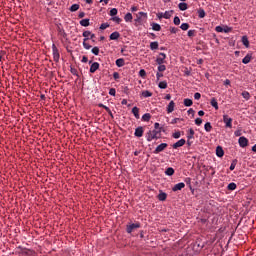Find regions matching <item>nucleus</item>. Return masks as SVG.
<instances>
[{
	"mask_svg": "<svg viewBox=\"0 0 256 256\" xmlns=\"http://www.w3.org/2000/svg\"><path fill=\"white\" fill-rule=\"evenodd\" d=\"M52 54L55 63H59L61 55L59 54V49H57V46L55 44L52 45Z\"/></svg>",
	"mask_w": 256,
	"mask_h": 256,
	"instance_id": "20e7f679",
	"label": "nucleus"
},
{
	"mask_svg": "<svg viewBox=\"0 0 256 256\" xmlns=\"http://www.w3.org/2000/svg\"><path fill=\"white\" fill-rule=\"evenodd\" d=\"M169 145L167 143H161L160 145H158L156 147V149L153 151V153L155 155H158V153H161L163 151H165L166 147H168Z\"/></svg>",
	"mask_w": 256,
	"mask_h": 256,
	"instance_id": "423d86ee",
	"label": "nucleus"
},
{
	"mask_svg": "<svg viewBox=\"0 0 256 256\" xmlns=\"http://www.w3.org/2000/svg\"><path fill=\"white\" fill-rule=\"evenodd\" d=\"M117 13H118L117 8H112V9L110 10L109 15H110V17H115V15H117Z\"/></svg>",
	"mask_w": 256,
	"mask_h": 256,
	"instance_id": "a19ab883",
	"label": "nucleus"
},
{
	"mask_svg": "<svg viewBox=\"0 0 256 256\" xmlns=\"http://www.w3.org/2000/svg\"><path fill=\"white\" fill-rule=\"evenodd\" d=\"M111 21H114V23H117L119 25V23H121V21H123L121 18H119L118 16H114L111 18Z\"/></svg>",
	"mask_w": 256,
	"mask_h": 256,
	"instance_id": "79ce46f5",
	"label": "nucleus"
},
{
	"mask_svg": "<svg viewBox=\"0 0 256 256\" xmlns=\"http://www.w3.org/2000/svg\"><path fill=\"white\" fill-rule=\"evenodd\" d=\"M227 189L228 191H235V189H237V184L231 182L230 184H228Z\"/></svg>",
	"mask_w": 256,
	"mask_h": 256,
	"instance_id": "cd10ccee",
	"label": "nucleus"
},
{
	"mask_svg": "<svg viewBox=\"0 0 256 256\" xmlns=\"http://www.w3.org/2000/svg\"><path fill=\"white\" fill-rule=\"evenodd\" d=\"M80 25H81L82 27H89V25H90L89 19H82V20L80 21Z\"/></svg>",
	"mask_w": 256,
	"mask_h": 256,
	"instance_id": "c756f323",
	"label": "nucleus"
},
{
	"mask_svg": "<svg viewBox=\"0 0 256 256\" xmlns=\"http://www.w3.org/2000/svg\"><path fill=\"white\" fill-rule=\"evenodd\" d=\"M181 189H185V183L180 182L176 184L173 188L172 191H181Z\"/></svg>",
	"mask_w": 256,
	"mask_h": 256,
	"instance_id": "9b49d317",
	"label": "nucleus"
},
{
	"mask_svg": "<svg viewBox=\"0 0 256 256\" xmlns=\"http://www.w3.org/2000/svg\"><path fill=\"white\" fill-rule=\"evenodd\" d=\"M143 133H145V130L143 129V126H140L135 129L134 135L135 137H143Z\"/></svg>",
	"mask_w": 256,
	"mask_h": 256,
	"instance_id": "1a4fd4ad",
	"label": "nucleus"
},
{
	"mask_svg": "<svg viewBox=\"0 0 256 256\" xmlns=\"http://www.w3.org/2000/svg\"><path fill=\"white\" fill-rule=\"evenodd\" d=\"M159 129H160V131H161L160 124H159L158 122H156V123L154 124V131H159Z\"/></svg>",
	"mask_w": 256,
	"mask_h": 256,
	"instance_id": "bf43d9fd",
	"label": "nucleus"
},
{
	"mask_svg": "<svg viewBox=\"0 0 256 256\" xmlns=\"http://www.w3.org/2000/svg\"><path fill=\"white\" fill-rule=\"evenodd\" d=\"M142 97H153V93L151 91H148V90H144L142 91Z\"/></svg>",
	"mask_w": 256,
	"mask_h": 256,
	"instance_id": "c85d7f7f",
	"label": "nucleus"
},
{
	"mask_svg": "<svg viewBox=\"0 0 256 256\" xmlns=\"http://www.w3.org/2000/svg\"><path fill=\"white\" fill-rule=\"evenodd\" d=\"M235 137H241V130H236L234 132Z\"/></svg>",
	"mask_w": 256,
	"mask_h": 256,
	"instance_id": "0e129e2a",
	"label": "nucleus"
},
{
	"mask_svg": "<svg viewBox=\"0 0 256 256\" xmlns=\"http://www.w3.org/2000/svg\"><path fill=\"white\" fill-rule=\"evenodd\" d=\"M165 175H167L168 177H172V175H175V169H173L172 167L167 168L165 171Z\"/></svg>",
	"mask_w": 256,
	"mask_h": 256,
	"instance_id": "dca6fc26",
	"label": "nucleus"
},
{
	"mask_svg": "<svg viewBox=\"0 0 256 256\" xmlns=\"http://www.w3.org/2000/svg\"><path fill=\"white\" fill-rule=\"evenodd\" d=\"M238 143H239L240 147L245 148V147H247V145H249V140L245 136H241L238 139Z\"/></svg>",
	"mask_w": 256,
	"mask_h": 256,
	"instance_id": "0eeeda50",
	"label": "nucleus"
},
{
	"mask_svg": "<svg viewBox=\"0 0 256 256\" xmlns=\"http://www.w3.org/2000/svg\"><path fill=\"white\" fill-rule=\"evenodd\" d=\"M89 61V58L87 56L82 57V63H87Z\"/></svg>",
	"mask_w": 256,
	"mask_h": 256,
	"instance_id": "338daca9",
	"label": "nucleus"
},
{
	"mask_svg": "<svg viewBox=\"0 0 256 256\" xmlns=\"http://www.w3.org/2000/svg\"><path fill=\"white\" fill-rule=\"evenodd\" d=\"M235 167H237V159H234L230 165V171H235Z\"/></svg>",
	"mask_w": 256,
	"mask_h": 256,
	"instance_id": "4c0bfd02",
	"label": "nucleus"
},
{
	"mask_svg": "<svg viewBox=\"0 0 256 256\" xmlns=\"http://www.w3.org/2000/svg\"><path fill=\"white\" fill-rule=\"evenodd\" d=\"M145 137H146V141L151 143L153 139H159L161 137V129L159 128V130H149L146 133Z\"/></svg>",
	"mask_w": 256,
	"mask_h": 256,
	"instance_id": "f257e3e1",
	"label": "nucleus"
},
{
	"mask_svg": "<svg viewBox=\"0 0 256 256\" xmlns=\"http://www.w3.org/2000/svg\"><path fill=\"white\" fill-rule=\"evenodd\" d=\"M205 15H206L205 10H203V9L198 10L199 19H205Z\"/></svg>",
	"mask_w": 256,
	"mask_h": 256,
	"instance_id": "473e14b6",
	"label": "nucleus"
},
{
	"mask_svg": "<svg viewBox=\"0 0 256 256\" xmlns=\"http://www.w3.org/2000/svg\"><path fill=\"white\" fill-rule=\"evenodd\" d=\"M119 37H121V34L118 31H115L110 35V40L117 41V39H119Z\"/></svg>",
	"mask_w": 256,
	"mask_h": 256,
	"instance_id": "2eb2a0df",
	"label": "nucleus"
},
{
	"mask_svg": "<svg viewBox=\"0 0 256 256\" xmlns=\"http://www.w3.org/2000/svg\"><path fill=\"white\" fill-rule=\"evenodd\" d=\"M70 72L72 73V75H75L76 77H79V72L77 71L76 68L71 67Z\"/></svg>",
	"mask_w": 256,
	"mask_h": 256,
	"instance_id": "a18cd8bd",
	"label": "nucleus"
},
{
	"mask_svg": "<svg viewBox=\"0 0 256 256\" xmlns=\"http://www.w3.org/2000/svg\"><path fill=\"white\" fill-rule=\"evenodd\" d=\"M172 137H173L174 139H179V138L181 137V132H175V133L172 135Z\"/></svg>",
	"mask_w": 256,
	"mask_h": 256,
	"instance_id": "6e6d98bb",
	"label": "nucleus"
},
{
	"mask_svg": "<svg viewBox=\"0 0 256 256\" xmlns=\"http://www.w3.org/2000/svg\"><path fill=\"white\" fill-rule=\"evenodd\" d=\"M195 33H196L195 30H189L188 31V37H195Z\"/></svg>",
	"mask_w": 256,
	"mask_h": 256,
	"instance_id": "4d7b16f0",
	"label": "nucleus"
},
{
	"mask_svg": "<svg viewBox=\"0 0 256 256\" xmlns=\"http://www.w3.org/2000/svg\"><path fill=\"white\" fill-rule=\"evenodd\" d=\"M165 59H167V54L160 52L156 59L157 65H163L165 63Z\"/></svg>",
	"mask_w": 256,
	"mask_h": 256,
	"instance_id": "39448f33",
	"label": "nucleus"
},
{
	"mask_svg": "<svg viewBox=\"0 0 256 256\" xmlns=\"http://www.w3.org/2000/svg\"><path fill=\"white\" fill-rule=\"evenodd\" d=\"M87 41H89V38H84L83 39V47H84V49L89 51V49H91V45L89 43H87Z\"/></svg>",
	"mask_w": 256,
	"mask_h": 256,
	"instance_id": "6ab92c4d",
	"label": "nucleus"
},
{
	"mask_svg": "<svg viewBox=\"0 0 256 256\" xmlns=\"http://www.w3.org/2000/svg\"><path fill=\"white\" fill-rule=\"evenodd\" d=\"M171 15H173V10L171 11H166L164 13V19H171Z\"/></svg>",
	"mask_w": 256,
	"mask_h": 256,
	"instance_id": "e433bc0d",
	"label": "nucleus"
},
{
	"mask_svg": "<svg viewBox=\"0 0 256 256\" xmlns=\"http://www.w3.org/2000/svg\"><path fill=\"white\" fill-rule=\"evenodd\" d=\"M142 121H146V122L151 121V114H149V113L144 114L142 116Z\"/></svg>",
	"mask_w": 256,
	"mask_h": 256,
	"instance_id": "f704fd0d",
	"label": "nucleus"
},
{
	"mask_svg": "<svg viewBox=\"0 0 256 256\" xmlns=\"http://www.w3.org/2000/svg\"><path fill=\"white\" fill-rule=\"evenodd\" d=\"M203 123V119H201V118H196L195 119V125H201Z\"/></svg>",
	"mask_w": 256,
	"mask_h": 256,
	"instance_id": "864d4df0",
	"label": "nucleus"
},
{
	"mask_svg": "<svg viewBox=\"0 0 256 256\" xmlns=\"http://www.w3.org/2000/svg\"><path fill=\"white\" fill-rule=\"evenodd\" d=\"M185 143H187V141H185V139H180L178 140L176 143H174L172 145L173 149H179V147H183V145H185Z\"/></svg>",
	"mask_w": 256,
	"mask_h": 256,
	"instance_id": "6e6552de",
	"label": "nucleus"
},
{
	"mask_svg": "<svg viewBox=\"0 0 256 256\" xmlns=\"http://www.w3.org/2000/svg\"><path fill=\"white\" fill-rule=\"evenodd\" d=\"M152 29L153 31H161V25L158 23H152Z\"/></svg>",
	"mask_w": 256,
	"mask_h": 256,
	"instance_id": "c9c22d12",
	"label": "nucleus"
},
{
	"mask_svg": "<svg viewBox=\"0 0 256 256\" xmlns=\"http://www.w3.org/2000/svg\"><path fill=\"white\" fill-rule=\"evenodd\" d=\"M215 31H216L217 33H223L224 29H223V27H221V26H216Z\"/></svg>",
	"mask_w": 256,
	"mask_h": 256,
	"instance_id": "5fc2aeb1",
	"label": "nucleus"
},
{
	"mask_svg": "<svg viewBox=\"0 0 256 256\" xmlns=\"http://www.w3.org/2000/svg\"><path fill=\"white\" fill-rule=\"evenodd\" d=\"M242 97L243 99H245L246 101H249L251 99V94H249L248 91H243L242 92Z\"/></svg>",
	"mask_w": 256,
	"mask_h": 256,
	"instance_id": "bb28decb",
	"label": "nucleus"
},
{
	"mask_svg": "<svg viewBox=\"0 0 256 256\" xmlns=\"http://www.w3.org/2000/svg\"><path fill=\"white\" fill-rule=\"evenodd\" d=\"M109 27V24L108 23H102L101 25H100V29L102 30V31H105V29H107Z\"/></svg>",
	"mask_w": 256,
	"mask_h": 256,
	"instance_id": "3c124183",
	"label": "nucleus"
},
{
	"mask_svg": "<svg viewBox=\"0 0 256 256\" xmlns=\"http://www.w3.org/2000/svg\"><path fill=\"white\" fill-rule=\"evenodd\" d=\"M150 49L152 51H155L156 49H159V42H151L150 43Z\"/></svg>",
	"mask_w": 256,
	"mask_h": 256,
	"instance_id": "a878e982",
	"label": "nucleus"
},
{
	"mask_svg": "<svg viewBox=\"0 0 256 256\" xmlns=\"http://www.w3.org/2000/svg\"><path fill=\"white\" fill-rule=\"evenodd\" d=\"M166 69H167V66H165V65H163V64H159V66H158V71H159L160 73H163V71H166Z\"/></svg>",
	"mask_w": 256,
	"mask_h": 256,
	"instance_id": "37998d69",
	"label": "nucleus"
},
{
	"mask_svg": "<svg viewBox=\"0 0 256 256\" xmlns=\"http://www.w3.org/2000/svg\"><path fill=\"white\" fill-rule=\"evenodd\" d=\"M178 121H179V118H174L170 123L171 125H175L178 123Z\"/></svg>",
	"mask_w": 256,
	"mask_h": 256,
	"instance_id": "69168bd1",
	"label": "nucleus"
},
{
	"mask_svg": "<svg viewBox=\"0 0 256 256\" xmlns=\"http://www.w3.org/2000/svg\"><path fill=\"white\" fill-rule=\"evenodd\" d=\"M175 111V102L170 101V103L167 106V113H173Z\"/></svg>",
	"mask_w": 256,
	"mask_h": 256,
	"instance_id": "f8f14e48",
	"label": "nucleus"
},
{
	"mask_svg": "<svg viewBox=\"0 0 256 256\" xmlns=\"http://www.w3.org/2000/svg\"><path fill=\"white\" fill-rule=\"evenodd\" d=\"M204 129H205L206 133H211V130L213 129V126H211V123H210V122H207V123L204 125Z\"/></svg>",
	"mask_w": 256,
	"mask_h": 256,
	"instance_id": "5701e85b",
	"label": "nucleus"
},
{
	"mask_svg": "<svg viewBox=\"0 0 256 256\" xmlns=\"http://www.w3.org/2000/svg\"><path fill=\"white\" fill-rule=\"evenodd\" d=\"M194 99H196V101H199V99H201V93L196 92V93L194 94Z\"/></svg>",
	"mask_w": 256,
	"mask_h": 256,
	"instance_id": "13d9d810",
	"label": "nucleus"
},
{
	"mask_svg": "<svg viewBox=\"0 0 256 256\" xmlns=\"http://www.w3.org/2000/svg\"><path fill=\"white\" fill-rule=\"evenodd\" d=\"M100 65L98 62H93L90 66V73H95L99 69Z\"/></svg>",
	"mask_w": 256,
	"mask_h": 256,
	"instance_id": "9d476101",
	"label": "nucleus"
},
{
	"mask_svg": "<svg viewBox=\"0 0 256 256\" xmlns=\"http://www.w3.org/2000/svg\"><path fill=\"white\" fill-rule=\"evenodd\" d=\"M178 8L180 9V11H187L188 9L187 3L185 2L179 3Z\"/></svg>",
	"mask_w": 256,
	"mask_h": 256,
	"instance_id": "412c9836",
	"label": "nucleus"
},
{
	"mask_svg": "<svg viewBox=\"0 0 256 256\" xmlns=\"http://www.w3.org/2000/svg\"><path fill=\"white\" fill-rule=\"evenodd\" d=\"M139 75H140V77L145 78V77H147V72L145 71V69H141V70L139 71Z\"/></svg>",
	"mask_w": 256,
	"mask_h": 256,
	"instance_id": "09e8293b",
	"label": "nucleus"
},
{
	"mask_svg": "<svg viewBox=\"0 0 256 256\" xmlns=\"http://www.w3.org/2000/svg\"><path fill=\"white\" fill-rule=\"evenodd\" d=\"M116 93H117V90H115V88H111L109 90V95H111L112 97H115Z\"/></svg>",
	"mask_w": 256,
	"mask_h": 256,
	"instance_id": "603ef678",
	"label": "nucleus"
},
{
	"mask_svg": "<svg viewBox=\"0 0 256 256\" xmlns=\"http://www.w3.org/2000/svg\"><path fill=\"white\" fill-rule=\"evenodd\" d=\"M158 87L160 89H167V82L166 81H161L159 84H158Z\"/></svg>",
	"mask_w": 256,
	"mask_h": 256,
	"instance_id": "58836bf2",
	"label": "nucleus"
},
{
	"mask_svg": "<svg viewBox=\"0 0 256 256\" xmlns=\"http://www.w3.org/2000/svg\"><path fill=\"white\" fill-rule=\"evenodd\" d=\"M137 229H141V223L140 222H136V223H128L126 225V233H128L129 235H131V233Z\"/></svg>",
	"mask_w": 256,
	"mask_h": 256,
	"instance_id": "f03ea898",
	"label": "nucleus"
},
{
	"mask_svg": "<svg viewBox=\"0 0 256 256\" xmlns=\"http://www.w3.org/2000/svg\"><path fill=\"white\" fill-rule=\"evenodd\" d=\"M216 155L217 157H223V155H225V151H223V147L221 146L216 147Z\"/></svg>",
	"mask_w": 256,
	"mask_h": 256,
	"instance_id": "4468645a",
	"label": "nucleus"
},
{
	"mask_svg": "<svg viewBox=\"0 0 256 256\" xmlns=\"http://www.w3.org/2000/svg\"><path fill=\"white\" fill-rule=\"evenodd\" d=\"M91 53H93V55H99V47L95 46L92 48Z\"/></svg>",
	"mask_w": 256,
	"mask_h": 256,
	"instance_id": "49530a36",
	"label": "nucleus"
},
{
	"mask_svg": "<svg viewBox=\"0 0 256 256\" xmlns=\"http://www.w3.org/2000/svg\"><path fill=\"white\" fill-rule=\"evenodd\" d=\"M195 137V130L193 128H190L187 134V139H193Z\"/></svg>",
	"mask_w": 256,
	"mask_h": 256,
	"instance_id": "b1692460",
	"label": "nucleus"
},
{
	"mask_svg": "<svg viewBox=\"0 0 256 256\" xmlns=\"http://www.w3.org/2000/svg\"><path fill=\"white\" fill-rule=\"evenodd\" d=\"M117 67H123L125 65V59L119 58L116 60Z\"/></svg>",
	"mask_w": 256,
	"mask_h": 256,
	"instance_id": "393cba45",
	"label": "nucleus"
},
{
	"mask_svg": "<svg viewBox=\"0 0 256 256\" xmlns=\"http://www.w3.org/2000/svg\"><path fill=\"white\" fill-rule=\"evenodd\" d=\"M156 15H157L158 19H165L164 13H162V12H159Z\"/></svg>",
	"mask_w": 256,
	"mask_h": 256,
	"instance_id": "e2e57ef3",
	"label": "nucleus"
},
{
	"mask_svg": "<svg viewBox=\"0 0 256 256\" xmlns=\"http://www.w3.org/2000/svg\"><path fill=\"white\" fill-rule=\"evenodd\" d=\"M184 105L185 107H191V105H193V100L189 98L184 99Z\"/></svg>",
	"mask_w": 256,
	"mask_h": 256,
	"instance_id": "72a5a7b5",
	"label": "nucleus"
},
{
	"mask_svg": "<svg viewBox=\"0 0 256 256\" xmlns=\"http://www.w3.org/2000/svg\"><path fill=\"white\" fill-rule=\"evenodd\" d=\"M178 31H179V28H175V27L170 28V32L173 34L177 33Z\"/></svg>",
	"mask_w": 256,
	"mask_h": 256,
	"instance_id": "680f3d73",
	"label": "nucleus"
},
{
	"mask_svg": "<svg viewBox=\"0 0 256 256\" xmlns=\"http://www.w3.org/2000/svg\"><path fill=\"white\" fill-rule=\"evenodd\" d=\"M251 59H253V56L251 54H247L243 59H242V63H244V65H247L249 63H251Z\"/></svg>",
	"mask_w": 256,
	"mask_h": 256,
	"instance_id": "ddd939ff",
	"label": "nucleus"
},
{
	"mask_svg": "<svg viewBox=\"0 0 256 256\" xmlns=\"http://www.w3.org/2000/svg\"><path fill=\"white\" fill-rule=\"evenodd\" d=\"M159 201H166L167 200V193L165 192H160L158 195Z\"/></svg>",
	"mask_w": 256,
	"mask_h": 256,
	"instance_id": "aec40b11",
	"label": "nucleus"
},
{
	"mask_svg": "<svg viewBox=\"0 0 256 256\" xmlns=\"http://www.w3.org/2000/svg\"><path fill=\"white\" fill-rule=\"evenodd\" d=\"M156 77H157V80L159 81L161 79V77H163V73H156Z\"/></svg>",
	"mask_w": 256,
	"mask_h": 256,
	"instance_id": "774afa93",
	"label": "nucleus"
},
{
	"mask_svg": "<svg viewBox=\"0 0 256 256\" xmlns=\"http://www.w3.org/2000/svg\"><path fill=\"white\" fill-rule=\"evenodd\" d=\"M210 104L212 105V107H214L216 111L219 109V103H217V99L212 98Z\"/></svg>",
	"mask_w": 256,
	"mask_h": 256,
	"instance_id": "f3484780",
	"label": "nucleus"
},
{
	"mask_svg": "<svg viewBox=\"0 0 256 256\" xmlns=\"http://www.w3.org/2000/svg\"><path fill=\"white\" fill-rule=\"evenodd\" d=\"M132 113H133V115H134V117L136 118V119H139V108L137 107V106H134L133 108H132Z\"/></svg>",
	"mask_w": 256,
	"mask_h": 256,
	"instance_id": "a211bd4d",
	"label": "nucleus"
},
{
	"mask_svg": "<svg viewBox=\"0 0 256 256\" xmlns=\"http://www.w3.org/2000/svg\"><path fill=\"white\" fill-rule=\"evenodd\" d=\"M79 4H73L71 7H70V9H69V11H71V13H75V11H79Z\"/></svg>",
	"mask_w": 256,
	"mask_h": 256,
	"instance_id": "7c9ffc66",
	"label": "nucleus"
},
{
	"mask_svg": "<svg viewBox=\"0 0 256 256\" xmlns=\"http://www.w3.org/2000/svg\"><path fill=\"white\" fill-rule=\"evenodd\" d=\"M113 77H114L115 81H117V79H120L121 76L119 75V72H114Z\"/></svg>",
	"mask_w": 256,
	"mask_h": 256,
	"instance_id": "052dcab7",
	"label": "nucleus"
},
{
	"mask_svg": "<svg viewBox=\"0 0 256 256\" xmlns=\"http://www.w3.org/2000/svg\"><path fill=\"white\" fill-rule=\"evenodd\" d=\"M98 107H101L102 109H105V111H107V113H110V108L107 107L106 105L100 103V104H98Z\"/></svg>",
	"mask_w": 256,
	"mask_h": 256,
	"instance_id": "8fccbe9b",
	"label": "nucleus"
},
{
	"mask_svg": "<svg viewBox=\"0 0 256 256\" xmlns=\"http://www.w3.org/2000/svg\"><path fill=\"white\" fill-rule=\"evenodd\" d=\"M82 35H83L84 39H89V37H91L90 36L91 35V31L86 30V31L83 32Z\"/></svg>",
	"mask_w": 256,
	"mask_h": 256,
	"instance_id": "c03bdc74",
	"label": "nucleus"
},
{
	"mask_svg": "<svg viewBox=\"0 0 256 256\" xmlns=\"http://www.w3.org/2000/svg\"><path fill=\"white\" fill-rule=\"evenodd\" d=\"M124 20L126 21V23H129L131 21H133V14L131 13H127L125 16H124Z\"/></svg>",
	"mask_w": 256,
	"mask_h": 256,
	"instance_id": "4be33fe9",
	"label": "nucleus"
},
{
	"mask_svg": "<svg viewBox=\"0 0 256 256\" xmlns=\"http://www.w3.org/2000/svg\"><path fill=\"white\" fill-rule=\"evenodd\" d=\"M242 43L248 49V47H249V38H247V36H243L242 37Z\"/></svg>",
	"mask_w": 256,
	"mask_h": 256,
	"instance_id": "2f4dec72",
	"label": "nucleus"
},
{
	"mask_svg": "<svg viewBox=\"0 0 256 256\" xmlns=\"http://www.w3.org/2000/svg\"><path fill=\"white\" fill-rule=\"evenodd\" d=\"M180 29H182V31H187L189 29V23H182Z\"/></svg>",
	"mask_w": 256,
	"mask_h": 256,
	"instance_id": "ea45409f",
	"label": "nucleus"
},
{
	"mask_svg": "<svg viewBox=\"0 0 256 256\" xmlns=\"http://www.w3.org/2000/svg\"><path fill=\"white\" fill-rule=\"evenodd\" d=\"M223 123H225L226 128L233 129V118L229 117V115H223Z\"/></svg>",
	"mask_w": 256,
	"mask_h": 256,
	"instance_id": "7ed1b4c3",
	"label": "nucleus"
},
{
	"mask_svg": "<svg viewBox=\"0 0 256 256\" xmlns=\"http://www.w3.org/2000/svg\"><path fill=\"white\" fill-rule=\"evenodd\" d=\"M174 25H181V19L178 16L174 17Z\"/></svg>",
	"mask_w": 256,
	"mask_h": 256,
	"instance_id": "de8ad7c7",
	"label": "nucleus"
}]
</instances>
